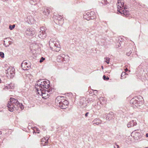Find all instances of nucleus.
Instances as JSON below:
<instances>
[{
    "label": "nucleus",
    "instance_id": "35",
    "mask_svg": "<svg viewBox=\"0 0 148 148\" xmlns=\"http://www.w3.org/2000/svg\"><path fill=\"white\" fill-rule=\"evenodd\" d=\"M146 137H148V133H147L146 134Z\"/></svg>",
    "mask_w": 148,
    "mask_h": 148
},
{
    "label": "nucleus",
    "instance_id": "15",
    "mask_svg": "<svg viewBox=\"0 0 148 148\" xmlns=\"http://www.w3.org/2000/svg\"><path fill=\"white\" fill-rule=\"evenodd\" d=\"M114 117V114L112 112H110L108 114H107L106 116V120H111Z\"/></svg>",
    "mask_w": 148,
    "mask_h": 148
},
{
    "label": "nucleus",
    "instance_id": "43",
    "mask_svg": "<svg viewBox=\"0 0 148 148\" xmlns=\"http://www.w3.org/2000/svg\"><path fill=\"white\" fill-rule=\"evenodd\" d=\"M1 82V79H0V83Z\"/></svg>",
    "mask_w": 148,
    "mask_h": 148
},
{
    "label": "nucleus",
    "instance_id": "18",
    "mask_svg": "<svg viewBox=\"0 0 148 148\" xmlns=\"http://www.w3.org/2000/svg\"><path fill=\"white\" fill-rule=\"evenodd\" d=\"M46 36V33L39 32L38 36L40 38L42 39H44Z\"/></svg>",
    "mask_w": 148,
    "mask_h": 148
},
{
    "label": "nucleus",
    "instance_id": "39",
    "mask_svg": "<svg viewBox=\"0 0 148 148\" xmlns=\"http://www.w3.org/2000/svg\"><path fill=\"white\" fill-rule=\"evenodd\" d=\"M101 69H103V66H101Z\"/></svg>",
    "mask_w": 148,
    "mask_h": 148
},
{
    "label": "nucleus",
    "instance_id": "37",
    "mask_svg": "<svg viewBox=\"0 0 148 148\" xmlns=\"http://www.w3.org/2000/svg\"><path fill=\"white\" fill-rule=\"evenodd\" d=\"M116 145V146H117V148H119V145Z\"/></svg>",
    "mask_w": 148,
    "mask_h": 148
},
{
    "label": "nucleus",
    "instance_id": "17",
    "mask_svg": "<svg viewBox=\"0 0 148 148\" xmlns=\"http://www.w3.org/2000/svg\"><path fill=\"white\" fill-rule=\"evenodd\" d=\"M123 8L121 10V12H122L121 14H123L125 16H128L129 14V11L127 10L126 9H124L123 10Z\"/></svg>",
    "mask_w": 148,
    "mask_h": 148
},
{
    "label": "nucleus",
    "instance_id": "12",
    "mask_svg": "<svg viewBox=\"0 0 148 148\" xmlns=\"http://www.w3.org/2000/svg\"><path fill=\"white\" fill-rule=\"evenodd\" d=\"M137 123L136 121L134 120H132L129 122L127 125L128 127H131L136 125Z\"/></svg>",
    "mask_w": 148,
    "mask_h": 148
},
{
    "label": "nucleus",
    "instance_id": "6",
    "mask_svg": "<svg viewBox=\"0 0 148 148\" xmlns=\"http://www.w3.org/2000/svg\"><path fill=\"white\" fill-rule=\"evenodd\" d=\"M95 17V12L93 11L85 13L84 14V18L88 21L94 19Z\"/></svg>",
    "mask_w": 148,
    "mask_h": 148
},
{
    "label": "nucleus",
    "instance_id": "30",
    "mask_svg": "<svg viewBox=\"0 0 148 148\" xmlns=\"http://www.w3.org/2000/svg\"><path fill=\"white\" fill-rule=\"evenodd\" d=\"M103 79L104 80H108L109 79V78L108 77H106V76L105 75H104L103 76Z\"/></svg>",
    "mask_w": 148,
    "mask_h": 148
},
{
    "label": "nucleus",
    "instance_id": "3",
    "mask_svg": "<svg viewBox=\"0 0 148 148\" xmlns=\"http://www.w3.org/2000/svg\"><path fill=\"white\" fill-rule=\"evenodd\" d=\"M62 97L60 96L57 97L56 100V102L59 103V106L61 108L64 109L67 108L69 104V102L66 100H64L63 101H60L59 100Z\"/></svg>",
    "mask_w": 148,
    "mask_h": 148
},
{
    "label": "nucleus",
    "instance_id": "24",
    "mask_svg": "<svg viewBox=\"0 0 148 148\" xmlns=\"http://www.w3.org/2000/svg\"><path fill=\"white\" fill-rule=\"evenodd\" d=\"M126 73L124 72H123L121 75V79H123L124 78H125L126 77L125 76V75H126Z\"/></svg>",
    "mask_w": 148,
    "mask_h": 148
},
{
    "label": "nucleus",
    "instance_id": "16",
    "mask_svg": "<svg viewBox=\"0 0 148 148\" xmlns=\"http://www.w3.org/2000/svg\"><path fill=\"white\" fill-rule=\"evenodd\" d=\"M137 99H138V98H136L135 99L133 98L131 100L130 103L134 105L136 107H138V104H137V102H138Z\"/></svg>",
    "mask_w": 148,
    "mask_h": 148
},
{
    "label": "nucleus",
    "instance_id": "41",
    "mask_svg": "<svg viewBox=\"0 0 148 148\" xmlns=\"http://www.w3.org/2000/svg\"><path fill=\"white\" fill-rule=\"evenodd\" d=\"M27 18H30V16H28L27 17Z\"/></svg>",
    "mask_w": 148,
    "mask_h": 148
},
{
    "label": "nucleus",
    "instance_id": "47",
    "mask_svg": "<svg viewBox=\"0 0 148 148\" xmlns=\"http://www.w3.org/2000/svg\"><path fill=\"white\" fill-rule=\"evenodd\" d=\"M95 91H97V90H94Z\"/></svg>",
    "mask_w": 148,
    "mask_h": 148
},
{
    "label": "nucleus",
    "instance_id": "11",
    "mask_svg": "<svg viewBox=\"0 0 148 148\" xmlns=\"http://www.w3.org/2000/svg\"><path fill=\"white\" fill-rule=\"evenodd\" d=\"M87 101L86 99L83 98L80 99V104L82 108L86 107L87 105Z\"/></svg>",
    "mask_w": 148,
    "mask_h": 148
},
{
    "label": "nucleus",
    "instance_id": "42",
    "mask_svg": "<svg viewBox=\"0 0 148 148\" xmlns=\"http://www.w3.org/2000/svg\"><path fill=\"white\" fill-rule=\"evenodd\" d=\"M2 134L1 132L0 131V135L1 134Z\"/></svg>",
    "mask_w": 148,
    "mask_h": 148
},
{
    "label": "nucleus",
    "instance_id": "48",
    "mask_svg": "<svg viewBox=\"0 0 148 148\" xmlns=\"http://www.w3.org/2000/svg\"><path fill=\"white\" fill-rule=\"evenodd\" d=\"M4 42H5V41H4Z\"/></svg>",
    "mask_w": 148,
    "mask_h": 148
},
{
    "label": "nucleus",
    "instance_id": "13",
    "mask_svg": "<svg viewBox=\"0 0 148 148\" xmlns=\"http://www.w3.org/2000/svg\"><path fill=\"white\" fill-rule=\"evenodd\" d=\"M35 32L31 28H28L25 31L26 35L32 36L35 34Z\"/></svg>",
    "mask_w": 148,
    "mask_h": 148
},
{
    "label": "nucleus",
    "instance_id": "2",
    "mask_svg": "<svg viewBox=\"0 0 148 148\" xmlns=\"http://www.w3.org/2000/svg\"><path fill=\"white\" fill-rule=\"evenodd\" d=\"M16 106L20 108L21 110H23L24 108V107L22 104L19 103L17 99L13 98H10V101H8L7 105L8 110L11 112H12L14 110Z\"/></svg>",
    "mask_w": 148,
    "mask_h": 148
},
{
    "label": "nucleus",
    "instance_id": "36",
    "mask_svg": "<svg viewBox=\"0 0 148 148\" xmlns=\"http://www.w3.org/2000/svg\"><path fill=\"white\" fill-rule=\"evenodd\" d=\"M128 70V69L126 68V69H125V71L126 72Z\"/></svg>",
    "mask_w": 148,
    "mask_h": 148
},
{
    "label": "nucleus",
    "instance_id": "10",
    "mask_svg": "<svg viewBox=\"0 0 148 148\" xmlns=\"http://www.w3.org/2000/svg\"><path fill=\"white\" fill-rule=\"evenodd\" d=\"M124 5V3L122 2L121 0H119L118 1L117 3V10L118 12L120 13H121L122 12H121V10L122 9H120L122 7H123V5Z\"/></svg>",
    "mask_w": 148,
    "mask_h": 148
},
{
    "label": "nucleus",
    "instance_id": "25",
    "mask_svg": "<svg viewBox=\"0 0 148 148\" xmlns=\"http://www.w3.org/2000/svg\"><path fill=\"white\" fill-rule=\"evenodd\" d=\"M105 60V62H106L108 64L109 63V61L110 59L108 57H105L104 58Z\"/></svg>",
    "mask_w": 148,
    "mask_h": 148
},
{
    "label": "nucleus",
    "instance_id": "22",
    "mask_svg": "<svg viewBox=\"0 0 148 148\" xmlns=\"http://www.w3.org/2000/svg\"><path fill=\"white\" fill-rule=\"evenodd\" d=\"M50 12V10L47 8L44 9L43 11V14L46 16L49 14Z\"/></svg>",
    "mask_w": 148,
    "mask_h": 148
},
{
    "label": "nucleus",
    "instance_id": "29",
    "mask_svg": "<svg viewBox=\"0 0 148 148\" xmlns=\"http://www.w3.org/2000/svg\"><path fill=\"white\" fill-rule=\"evenodd\" d=\"M102 4H104V5H107L108 3H109V2H108L107 0H104L102 2Z\"/></svg>",
    "mask_w": 148,
    "mask_h": 148
},
{
    "label": "nucleus",
    "instance_id": "46",
    "mask_svg": "<svg viewBox=\"0 0 148 148\" xmlns=\"http://www.w3.org/2000/svg\"><path fill=\"white\" fill-rule=\"evenodd\" d=\"M114 148H116V147H115V146H114Z\"/></svg>",
    "mask_w": 148,
    "mask_h": 148
},
{
    "label": "nucleus",
    "instance_id": "19",
    "mask_svg": "<svg viewBox=\"0 0 148 148\" xmlns=\"http://www.w3.org/2000/svg\"><path fill=\"white\" fill-rule=\"evenodd\" d=\"M48 139H46L45 138H42L41 140V144L42 146H45L48 143Z\"/></svg>",
    "mask_w": 148,
    "mask_h": 148
},
{
    "label": "nucleus",
    "instance_id": "27",
    "mask_svg": "<svg viewBox=\"0 0 148 148\" xmlns=\"http://www.w3.org/2000/svg\"><path fill=\"white\" fill-rule=\"evenodd\" d=\"M40 31L39 32H45V29L44 28V27H40Z\"/></svg>",
    "mask_w": 148,
    "mask_h": 148
},
{
    "label": "nucleus",
    "instance_id": "1",
    "mask_svg": "<svg viewBox=\"0 0 148 148\" xmlns=\"http://www.w3.org/2000/svg\"><path fill=\"white\" fill-rule=\"evenodd\" d=\"M49 84V81L40 79L37 82V85L35 86L37 93L45 99L48 97V96L52 92V89H48Z\"/></svg>",
    "mask_w": 148,
    "mask_h": 148
},
{
    "label": "nucleus",
    "instance_id": "8",
    "mask_svg": "<svg viewBox=\"0 0 148 148\" xmlns=\"http://www.w3.org/2000/svg\"><path fill=\"white\" fill-rule=\"evenodd\" d=\"M131 135L132 136H133V137L135 140H137L141 138L142 136L141 134L139 132H136V130L133 132Z\"/></svg>",
    "mask_w": 148,
    "mask_h": 148
},
{
    "label": "nucleus",
    "instance_id": "44",
    "mask_svg": "<svg viewBox=\"0 0 148 148\" xmlns=\"http://www.w3.org/2000/svg\"><path fill=\"white\" fill-rule=\"evenodd\" d=\"M120 45H118V47H120Z\"/></svg>",
    "mask_w": 148,
    "mask_h": 148
},
{
    "label": "nucleus",
    "instance_id": "20",
    "mask_svg": "<svg viewBox=\"0 0 148 148\" xmlns=\"http://www.w3.org/2000/svg\"><path fill=\"white\" fill-rule=\"evenodd\" d=\"M62 55H63V54H61L57 57V60L58 62H60L63 61Z\"/></svg>",
    "mask_w": 148,
    "mask_h": 148
},
{
    "label": "nucleus",
    "instance_id": "9",
    "mask_svg": "<svg viewBox=\"0 0 148 148\" xmlns=\"http://www.w3.org/2000/svg\"><path fill=\"white\" fill-rule=\"evenodd\" d=\"M21 67L22 69L24 70H28L30 67L26 60L24 61L21 63Z\"/></svg>",
    "mask_w": 148,
    "mask_h": 148
},
{
    "label": "nucleus",
    "instance_id": "45",
    "mask_svg": "<svg viewBox=\"0 0 148 148\" xmlns=\"http://www.w3.org/2000/svg\"><path fill=\"white\" fill-rule=\"evenodd\" d=\"M6 87H7V89H8V88H9L8 86H7H7H6Z\"/></svg>",
    "mask_w": 148,
    "mask_h": 148
},
{
    "label": "nucleus",
    "instance_id": "33",
    "mask_svg": "<svg viewBox=\"0 0 148 148\" xmlns=\"http://www.w3.org/2000/svg\"><path fill=\"white\" fill-rule=\"evenodd\" d=\"M0 56L1 58H4V53L2 52H0Z\"/></svg>",
    "mask_w": 148,
    "mask_h": 148
},
{
    "label": "nucleus",
    "instance_id": "5",
    "mask_svg": "<svg viewBox=\"0 0 148 148\" xmlns=\"http://www.w3.org/2000/svg\"><path fill=\"white\" fill-rule=\"evenodd\" d=\"M5 73L8 77L12 78L15 75V69L12 67H10L6 70Z\"/></svg>",
    "mask_w": 148,
    "mask_h": 148
},
{
    "label": "nucleus",
    "instance_id": "34",
    "mask_svg": "<svg viewBox=\"0 0 148 148\" xmlns=\"http://www.w3.org/2000/svg\"><path fill=\"white\" fill-rule=\"evenodd\" d=\"M89 114V112H86L85 114V116L86 117H87V116H88V114Z\"/></svg>",
    "mask_w": 148,
    "mask_h": 148
},
{
    "label": "nucleus",
    "instance_id": "26",
    "mask_svg": "<svg viewBox=\"0 0 148 148\" xmlns=\"http://www.w3.org/2000/svg\"><path fill=\"white\" fill-rule=\"evenodd\" d=\"M127 51L128 52L126 53V55L128 56H129L132 53V52L131 51V50L130 49H128Z\"/></svg>",
    "mask_w": 148,
    "mask_h": 148
},
{
    "label": "nucleus",
    "instance_id": "23",
    "mask_svg": "<svg viewBox=\"0 0 148 148\" xmlns=\"http://www.w3.org/2000/svg\"><path fill=\"white\" fill-rule=\"evenodd\" d=\"M40 0H30V3L32 4L35 5L36 4V3L39 2Z\"/></svg>",
    "mask_w": 148,
    "mask_h": 148
},
{
    "label": "nucleus",
    "instance_id": "28",
    "mask_svg": "<svg viewBox=\"0 0 148 148\" xmlns=\"http://www.w3.org/2000/svg\"><path fill=\"white\" fill-rule=\"evenodd\" d=\"M15 27V25H10L9 26V29L10 30H12L13 29H14Z\"/></svg>",
    "mask_w": 148,
    "mask_h": 148
},
{
    "label": "nucleus",
    "instance_id": "14",
    "mask_svg": "<svg viewBox=\"0 0 148 148\" xmlns=\"http://www.w3.org/2000/svg\"><path fill=\"white\" fill-rule=\"evenodd\" d=\"M102 121L99 119L96 118L95 119L92 121L93 125H99L102 123Z\"/></svg>",
    "mask_w": 148,
    "mask_h": 148
},
{
    "label": "nucleus",
    "instance_id": "7",
    "mask_svg": "<svg viewBox=\"0 0 148 148\" xmlns=\"http://www.w3.org/2000/svg\"><path fill=\"white\" fill-rule=\"evenodd\" d=\"M53 18L55 19V22L56 23H58L59 25H62L63 23V20H62V17L61 16L58 15L57 16L54 15L53 16Z\"/></svg>",
    "mask_w": 148,
    "mask_h": 148
},
{
    "label": "nucleus",
    "instance_id": "49",
    "mask_svg": "<svg viewBox=\"0 0 148 148\" xmlns=\"http://www.w3.org/2000/svg\"><path fill=\"white\" fill-rule=\"evenodd\" d=\"M89 101H90V99H89Z\"/></svg>",
    "mask_w": 148,
    "mask_h": 148
},
{
    "label": "nucleus",
    "instance_id": "4",
    "mask_svg": "<svg viewBox=\"0 0 148 148\" xmlns=\"http://www.w3.org/2000/svg\"><path fill=\"white\" fill-rule=\"evenodd\" d=\"M56 40L53 39H51L49 41V46L50 48L53 50L57 49L58 48V50H60L59 49L60 45L58 42L56 41Z\"/></svg>",
    "mask_w": 148,
    "mask_h": 148
},
{
    "label": "nucleus",
    "instance_id": "32",
    "mask_svg": "<svg viewBox=\"0 0 148 148\" xmlns=\"http://www.w3.org/2000/svg\"><path fill=\"white\" fill-rule=\"evenodd\" d=\"M45 60V58H43V57H42L40 60V63H41L42 62Z\"/></svg>",
    "mask_w": 148,
    "mask_h": 148
},
{
    "label": "nucleus",
    "instance_id": "31",
    "mask_svg": "<svg viewBox=\"0 0 148 148\" xmlns=\"http://www.w3.org/2000/svg\"><path fill=\"white\" fill-rule=\"evenodd\" d=\"M137 104H138V106H140L142 104V102L141 101L138 100V102H137Z\"/></svg>",
    "mask_w": 148,
    "mask_h": 148
},
{
    "label": "nucleus",
    "instance_id": "38",
    "mask_svg": "<svg viewBox=\"0 0 148 148\" xmlns=\"http://www.w3.org/2000/svg\"><path fill=\"white\" fill-rule=\"evenodd\" d=\"M3 45H5V46L6 47H7L8 46H8H6V45H5V43H4Z\"/></svg>",
    "mask_w": 148,
    "mask_h": 148
},
{
    "label": "nucleus",
    "instance_id": "21",
    "mask_svg": "<svg viewBox=\"0 0 148 148\" xmlns=\"http://www.w3.org/2000/svg\"><path fill=\"white\" fill-rule=\"evenodd\" d=\"M63 57V61H65L68 62L69 60V56L68 55H65L64 54H63V55H62Z\"/></svg>",
    "mask_w": 148,
    "mask_h": 148
},
{
    "label": "nucleus",
    "instance_id": "40",
    "mask_svg": "<svg viewBox=\"0 0 148 148\" xmlns=\"http://www.w3.org/2000/svg\"><path fill=\"white\" fill-rule=\"evenodd\" d=\"M139 98H140H140H141V99H142V97H141V96H139Z\"/></svg>",
    "mask_w": 148,
    "mask_h": 148
}]
</instances>
